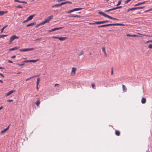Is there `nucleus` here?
Instances as JSON below:
<instances>
[{"instance_id":"obj_24","label":"nucleus","mask_w":152,"mask_h":152,"mask_svg":"<svg viewBox=\"0 0 152 152\" xmlns=\"http://www.w3.org/2000/svg\"><path fill=\"white\" fill-rule=\"evenodd\" d=\"M5 13H6V12H5L4 11H0V15H3Z\"/></svg>"},{"instance_id":"obj_44","label":"nucleus","mask_w":152,"mask_h":152,"mask_svg":"<svg viewBox=\"0 0 152 152\" xmlns=\"http://www.w3.org/2000/svg\"><path fill=\"white\" fill-rule=\"evenodd\" d=\"M65 2H66V4H67V3H69V4H72V2L71 1H66Z\"/></svg>"},{"instance_id":"obj_19","label":"nucleus","mask_w":152,"mask_h":152,"mask_svg":"<svg viewBox=\"0 0 152 152\" xmlns=\"http://www.w3.org/2000/svg\"><path fill=\"white\" fill-rule=\"evenodd\" d=\"M146 99L145 98H142L141 99V102L142 104H145L146 102Z\"/></svg>"},{"instance_id":"obj_8","label":"nucleus","mask_w":152,"mask_h":152,"mask_svg":"<svg viewBox=\"0 0 152 152\" xmlns=\"http://www.w3.org/2000/svg\"><path fill=\"white\" fill-rule=\"evenodd\" d=\"M15 90H12L10 91H9V92H8V93H7L6 94V96H9L10 95L12 94L13 92H15Z\"/></svg>"},{"instance_id":"obj_9","label":"nucleus","mask_w":152,"mask_h":152,"mask_svg":"<svg viewBox=\"0 0 152 152\" xmlns=\"http://www.w3.org/2000/svg\"><path fill=\"white\" fill-rule=\"evenodd\" d=\"M68 38L67 37H58V39L60 41H64L66 39H67Z\"/></svg>"},{"instance_id":"obj_30","label":"nucleus","mask_w":152,"mask_h":152,"mask_svg":"<svg viewBox=\"0 0 152 152\" xmlns=\"http://www.w3.org/2000/svg\"><path fill=\"white\" fill-rule=\"evenodd\" d=\"M7 36V35H0V38H2L4 37H6Z\"/></svg>"},{"instance_id":"obj_49","label":"nucleus","mask_w":152,"mask_h":152,"mask_svg":"<svg viewBox=\"0 0 152 152\" xmlns=\"http://www.w3.org/2000/svg\"><path fill=\"white\" fill-rule=\"evenodd\" d=\"M109 11H112V10H115V8H113L110 9H109Z\"/></svg>"},{"instance_id":"obj_5","label":"nucleus","mask_w":152,"mask_h":152,"mask_svg":"<svg viewBox=\"0 0 152 152\" xmlns=\"http://www.w3.org/2000/svg\"><path fill=\"white\" fill-rule=\"evenodd\" d=\"M124 25L123 24H120V23H115V24H108L105 25V26H123Z\"/></svg>"},{"instance_id":"obj_48","label":"nucleus","mask_w":152,"mask_h":152,"mask_svg":"<svg viewBox=\"0 0 152 152\" xmlns=\"http://www.w3.org/2000/svg\"><path fill=\"white\" fill-rule=\"evenodd\" d=\"M121 7H122L121 6H119V7H115V9L116 10L117 9H118V8H121Z\"/></svg>"},{"instance_id":"obj_22","label":"nucleus","mask_w":152,"mask_h":152,"mask_svg":"<svg viewBox=\"0 0 152 152\" xmlns=\"http://www.w3.org/2000/svg\"><path fill=\"white\" fill-rule=\"evenodd\" d=\"M96 24H103L104 23V21H99V22H95Z\"/></svg>"},{"instance_id":"obj_57","label":"nucleus","mask_w":152,"mask_h":152,"mask_svg":"<svg viewBox=\"0 0 152 152\" xmlns=\"http://www.w3.org/2000/svg\"><path fill=\"white\" fill-rule=\"evenodd\" d=\"M150 41H151V40H149V41H147V42H145V44L148 43H149V42H150Z\"/></svg>"},{"instance_id":"obj_1","label":"nucleus","mask_w":152,"mask_h":152,"mask_svg":"<svg viewBox=\"0 0 152 152\" xmlns=\"http://www.w3.org/2000/svg\"><path fill=\"white\" fill-rule=\"evenodd\" d=\"M99 14L102 15L103 16H104L105 17H107L108 18H109L110 19H113V20H119L117 18H113L111 16H109V15H107L104 13L102 12H99Z\"/></svg>"},{"instance_id":"obj_52","label":"nucleus","mask_w":152,"mask_h":152,"mask_svg":"<svg viewBox=\"0 0 152 152\" xmlns=\"http://www.w3.org/2000/svg\"><path fill=\"white\" fill-rule=\"evenodd\" d=\"M126 36L127 37H132V35H130L129 34H127L126 35Z\"/></svg>"},{"instance_id":"obj_2","label":"nucleus","mask_w":152,"mask_h":152,"mask_svg":"<svg viewBox=\"0 0 152 152\" xmlns=\"http://www.w3.org/2000/svg\"><path fill=\"white\" fill-rule=\"evenodd\" d=\"M53 15H51L48 17L43 22H42L44 24H45L48 22L53 18Z\"/></svg>"},{"instance_id":"obj_7","label":"nucleus","mask_w":152,"mask_h":152,"mask_svg":"<svg viewBox=\"0 0 152 152\" xmlns=\"http://www.w3.org/2000/svg\"><path fill=\"white\" fill-rule=\"evenodd\" d=\"M19 37L15 35L12 36L10 38V42H11L16 39H18Z\"/></svg>"},{"instance_id":"obj_20","label":"nucleus","mask_w":152,"mask_h":152,"mask_svg":"<svg viewBox=\"0 0 152 152\" xmlns=\"http://www.w3.org/2000/svg\"><path fill=\"white\" fill-rule=\"evenodd\" d=\"M35 24V23H30V24H28L26 25V27H28L30 26H31L33 25H34Z\"/></svg>"},{"instance_id":"obj_51","label":"nucleus","mask_w":152,"mask_h":152,"mask_svg":"<svg viewBox=\"0 0 152 152\" xmlns=\"http://www.w3.org/2000/svg\"><path fill=\"white\" fill-rule=\"evenodd\" d=\"M58 37H56V36H54L52 38H55V39H58Z\"/></svg>"},{"instance_id":"obj_25","label":"nucleus","mask_w":152,"mask_h":152,"mask_svg":"<svg viewBox=\"0 0 152 152\" xmlns=\"http://www.w3.org/2000/svg\"><path fill=\"white\" fill-rule=\"evenodd\" d=\"M40 80V79L39 78H38L37 79V86H38Z\"/></svg>"},{"instance_id":"obj_59","label":"nucleus","mask_w":152,"mask_h":152,"mask_svg":"<svg viewBox=\"0 0 152 152\" xmlns=\"http://www.w3.org/2000/svg\"><path fill=\"white\" fill-rule=\"evenodd\" d=\"M8 61L9 63H13L12 61H10V60H8Z\"/></svg>"},{"instance_id":"obj_60","label":"nucleus","mask_w":152,"mask_h":152,"mask_svg":"<svg viewBox=\"0 0 152 152\" xmlns=\"http://www.w3.org/2000/svg\"><path fill=\"white\" fill-rule=\"evenodd\" d=\"M0 75L3 77H4V76L2 74L0 73Z\"/></svg>"},{"instance_id":"obj_35","label":"nucleus","mask_w":152,"mask_h":152,"mask_svg":"<svg viewBox=\"0 0 152 152\" xmlns=\"http://www.w3.org/2000/svg\"><path fill=\"white\" fill-rule=\"evenodd\" d=\"M74 17L80 18V16L77 15H74Z\"/></svg>"},{"instance_id":"obj_42","label":"nucleus","mask_w":152,"mask_h":152,"mask_svg":"<svg viewBox=\"0 0 152 152\" xmlns=\"http://www.w3.org/2000/svg\"><path fill=\"white\" fill-rule=\"evenodd\" d=\"M131 0H127L125 1V3L127 4L128 3L129 1H130Z\"/></svg>"},{"instance_id":"obj_21","label":"nucleus","mask_w":152,"mask_h":152,"mask_svg":"<svg viewBox=\"0 0 152 152\" xmlns=\"http://www.w3.org/2000/svg\"><path fill=\"white\" fill-rule=\"evenodd\" d=\"M15 2H17L19 3H27V2L24 1H21L18 0H14Z\"/></svg>"},{"instance_id":"obj_12","label":"nucleus","mask_w":152,"mask_h":152,"mask_svg":"<svg viewBox=\"0 0 152 152\" xmlns=\"http://www.w3.org/2000/svg\"><path fill=\"white\" fill-rule=\"evenodd\" d=\"M9 126H8L7 128L4 129V130L1 131V134H3L5 132L9 129Z\"/></svg>"},{"instance_id":"obj_38","label":"nucleus","mask_w":152,"mask_h":152,"mask_svg":"<svg viewBox=\"0 0 152 152\" xmlns=\"http://www.w3.org/2000/svg\"><path fill=\"white\" fill-rule=\"evenodd\" d=\"M57 86V87H59L60 86V85L56 83L54 85V86Z\"/></svg>"},{"instance_id":"obj_50","label":"nucleus","mask_w":152,"mask_h":152,"mask_svg":"<svg viewBox=\"0 0 152 152\" xmlns=\"http://www.w3.org/2000/svg\"><path fill=\"white\" fill-rule=\"evenodd\" d=\"M24 62L25 63H28V62H30V60H26L24 61Z\"/></svg>"},{"instance_id":"obj_3","label":"nucleus","mask_w":152,"mask_h":152,"mask_svg":"<svg viewBox=\"0 0 152 152\" xmlns=\"http://www.w3.org/2000/svg\"><path fill=\"white\" fill-rule=\"evenodd\" d=\"M82 9V8H75L72 10H71L68 11L66 12V13H69L81 10Z\"/></svg>"},{"instance_id":"obj_32","label":"nucleus","mask_w":152,"mask_h":152,"mask_svg":"<svg viewBox=\"0 0 152 152\" xmlns=\"http://www.w3.org/2000/svg\"><path fill=\"white\" fill-rule=\"evenodd\" d=\"M66 4V2H62L60 4H59L60 6H61L62 5H63L64 4Z\"/></svg>"},{"instance_id":"obj_58","label":"nucleus","mask_w":152,"mask_h":152,"mask_svg":"<svg viewBox=\"0 0 152 152\" xmlns=\"http://www.w3.org/2000/svg\"><path fill=\"white\" fill-rule=\"evenodd\" d=\"M108 22H109V21L108 20L104 21V23H107Z\"/></svg>"},{"instance_id":"obj_27","label":"nucleus","mask_w":152,"mask_h":152,"mask_svg":"<svg viewBox=\"0 0 152 152\" xmlns=\"http://www.w3.org/2000/svg\"><path fill=\"white\" fill-rule=\"evenodd\" d=\"M43 24H44L43 23V22H41L39 24L37 25V26H36V27L37 28L38 27H39V26L41 25H43Z\"/></svg>"},{"instance_id":"obj_53","label":"nucleus","mask_w":152,"mask_h":152,"mask_svg":"<svg viewBox=\"0 0 152 152\" xmlns=\"http://www.w3.org/2000/svg\"><path fill=\"white\" fill-rule=\"evenodd\" d=\"M24 64H18V65L19 66H22L23 65H24Z\"/></svg>"},{"instance_id":"obj_17","label":"nucleus","mask_w":152,"mask_h":152,"mask_svg":"<svg viewBox=\"0 0 152 152\" xmlns=\"http://www.w3.org/2000/svg\"><path fill=\"white\" fill-rule=\"evenodd\" d=\"M102 49V51H103V52L104 53L105 56V57H107V54L106 53V51H105V48L103 47Z\"/></svg>"},{"instance_id":"obj_4","label":"nucleus","mask_w":152,"mask_h":152,"mask_svg":"<svg viewBox=\"0 0 152 152\" xmlns=\"http://www.w3.org/2000/svg\"><path fill=\"white\" fill-rule=\"evenodd\" d=\"M34 50V48H26L23 49H20L19 50L20 52H26L30 50Z\"/></svg>"},{"instance_id":"obj_6","label":"nucleus","mask_w":152,"mask_h":152,"mask_svg":"<svg viewBox=\"0 0 152 152\" xmlns=\"http://www.w3.org/2000/svg\"><path fill=\"white\" fill-rule=\"evenodd\" d=\"M76 70V68L75 67H73L72 69V71L71 73V75L73 76L75 74V72Z\"/></svg>"},{"instance_id":"obj_54","label":"nucleus","mask_w":152,"mask_h":152,"mask_svg":"<svg viewBox=\"0 0 152 152\" xmlns=\"http://www.w3.org/2000/svg\"><path fill=\"white\" fill-rule=\"evenodd\" d=\"M89 25H92V24H96L95 23H95H90L89 24Z\"/></svg>"},{"instance_id":"obj_14","label":"nucleus","mask_w":152,"mask_h":152,"mask_svg":"<svg viewBox=\"0 0 152 152\" xmlns=\"http://www.w3.org/2000/svg\"><path fill=\"white\" fill-rule=\"evenodd\" d=\"M146 2V1H144V2H142L138 3L137 4H135L134 5V6H139V5H141V4H145V2Z\"/></svg>"},{"instance_id":"obj_55","label":"nucleus","mask_w":152,"mask_h":152,"mask_svg":"<svg viewBox=\"0 0 152 152\" xmlns=\"http://www.w3.org/2000/svg\"><path fill=\"white\" fill-rule=\"evenodd\" d=\"M144 8V7H138V9H143Z\"/></svg>"},{"instance_id":"obj_31","label":"nucleus","mask_w":152,"mask_h":152,"mask_svg":"<svg viewBox=\"0 0 152 152\" xmlns=\"http://www.w3.org/2000/svg\"><path fill=\"white\" fill-rule=\"evenodd\" d=\"M92 87L93 88H94L95 87V85L94 83H92L91 84Z\"/></svg>"},{"instance_id":"obj_39","label":"nucleus","mask_w":152,"mask_h":152,"mask_svg":"<svg viewBox=\"0 0 152 152\" xmlns=\"http://www.w3.org/2000/svg\"><path fill=\"white\" fill-rule=\"evenodd\" d=\"M13 100H11V99H8L7 100V102H11L13 101Z\"/></svg>"},{"instance_id":"obj_29","label":"nucleus","mask_w":152,"mask_h":152,"mask_svg":"<svg viewBox=\"0 0 152 152\" xmlns=\"http://www.w3.org/2000/svg\"><path fill=\"white\" fill-rule=\"evenodd\" d=\"M15 7L16 8H21V9L23 8V7H22V6H21L20 5H18V6H16Z\"/></svg>"},{"instance_id":"obj_23","label":"nucleus","mask_w":152,"mask_h":152,"mask_svg":"<svg viewBox=\"0 0 152 152\" xmlns=\"http://www.w3.org/2000/svg\"><path fill=\"white\" fill-rule=\"evenodd\" d=\"M60 6L59 4H55L54 5L52 6V8H53V7H60Z\"/></svg>"},{"instance_id":"obj_26","label":"nucleus","mask_w":152,"mask_h":152,"mask_svg":"<svg viewBox=\"0 0 152 152\" xmlns=\"http://www.w3.org/2000/svg\"><path fill=\"white\" fill-rule=\"evenodd\" d=\"M7 26H4L1 29V33H3V30H4V29L7 27Z\"/></svg>"},{"instance_id":"obj_62","label":"nucleus","mask_w":152,"mask_h":152,"mask_svg":"<svg viewBox=\"0 0 152 152\" xmlns=\"http://www.w3.org/2000/svg\"><path fill=\"white\" fill-rule=\"evenodd\" d=\"M109 10H105L104 11V12H109Z\"/></svg>"},{"instance_id":"obj_56","label":"nucleus","mask_w":152,"mask_h":152,"mask_svg":"<svg viewBox=\"0 0 152 152\" xmlns=\"http://www.w3.org/2000/svg\"><path fill=\"white\" fill-rule=\"evenodd\" d=\"M83 51H81V52H80V54H79V55L80 56V55H82V54H83Z\"/></svg>"},{"instance_id":"obj_18","label":"nucleus","mask_w":152,"mask_h":152,"mask_svg":"<svg viewBox=\"0 0 152 152\" xmlns=\"http://www.w3.org/2000/svg\"><path fill=\"white\" fill-rule=\"evenodd\" d=\"M40 104V101L39 99H38L36 102L35 103V104L37 106H38Z\"/></svg>"},{"instance_id":"obj_34","label":"nucleus","mask_w":152,"mask_h":152,"mask_svg":"<svg viewBox=\"0 0 152 152\" xmlns=\"http://www.w3.org/2000/svg\"><path fill=\"white\" fill-rule=\"evenodd\" d=\"M134 8H130V9H128V10H127V11L128 12H129V11H132V10H134Z\"/></svg>"},{"instance_id":"obj_11","label":"nucleus","mask_w":152,"mask_h":152,"mask_svg":"<svg viewBox=\"0 0 152 152\" xmlns=\"http://www.w3.org/2000/svg\"><path fill=\"white\" fill-rule=\"evenodd\" d=\"M123 91L124 92H126L127 91V89L126 87L124 85H122Z\"/></svg>"},{"instance_id":"obj_63","label":"nucleus","mask_w":152,"mask_h":152,"mask_svg":"<svg viewBox=\"0 0 152 152\" xmlns=\"http://www.w3.org/2000/svg\"><path fill=\"white\" fill-rule=\"evenodd\" d=\"M134 8V10H137V9H138V7H134V8Z\"/></svg>"},{"instance_id":"obj_33","label":"nucleus","mask_w":152,"mask_h":152,"mask_svg":"<svg viewBox=\"0 0 152 152\" xmlns=\"http://www.w3.org/2000/svg\"><path fill=\"white\" fill-rule=\"evenodd\" d=\"M121 0H119V1H118V3L117 4V6H118L120 5L121 4Z\"/></svg>"},{"instance_id":"obj_41","label":"nucleus","mask_w":152,"mask_h":152,"mask_svg":"<svg viewBox=\"0 0 152 152\" xmlns=\"http://www.w3.org/2000/svg\"><path fill=\"white\" fill-rule=\"evenodd\" d=\"M148 47L149 48H152V45L151 44H150L149 45Z\"/></svg>"},{"instance_id":"obj_15","label":"nucleus","mask_w":152,"mask_h":152,"mask_svg":"<svg viewBox=\"0 0 152 152\" xmlns=\"http://www.w3.org/2000/svg\"><path fill=\"white\" fill-rule=\"evenodd\" d=\"M63 27H58V28H54L53 29H52V30L53 31H55L56 30H58L59 29H61L62 28H63Z\"/></svg>"},{"instance_id":"obj_40","label":"nucleus","mask_w":152,"mask_h":152,"mask_svg":"<svg viewBox=\"0 0 152 152\" xmlns=\"http://www.w3.org/2000/svg\"><path fill=\"white\" fill-rule=\"evenodd\" d=\"M74 14H72V15H69L68 16L69 17H74Z\"/></svg>"},{"instance_id":"obj_47","label":"nucleus","mask_w":152,"mask_h":152,"mask_svg":"<svg viewBox=\"0 0 152 152\" xmlns=\"http://www.w3.org/2000/svg\"><path fill=\"white\" fill-rule=\"evenodd\" d=\"M113 68H112V70H111V74L112 75H113Z\"/></svg>"},{"instance_id":"obj_16","label":"nucleus","mask_w":152,"mask_h":152,"mask_svg":"<svg viewBox=\"0 0 152 152\" xmlns=\"http://www.w3.org/2000/svg\"><path fill=\"white\" fill-rule=\"evenodd\" d=\"M115 134L116 135L118 136H119L120 135V132L119 131L117 130H115Z\"/></svg>"},{"instance_id":"obj_10","label":"nucleus","mask_w":152,"mask_h":152,"mask_svg":"<svg viewBox=\"0 0 152 152\" xmlns=\"http://www.w3.org/2000/svg\"><path fill=\"white\" fill-rule=\"evenodd\" d=\"M35 15H31L30 16H29L27 19H28V20L29 21L30 20H31L33 18V17L35 16Z\"/></svg>"},{"instance_id":"obj_61","label":"nucleus","mask_w":152,"mask_h":152,"mask_svg":"<svg viewBox=\"0 0 152 152\" xmlns=\"http://www.w3.org/2000/svg\"><path fill=\"white\" fill-rule=\"evenodd\" d=\"M15 57H16V56H13L11 57V58H15Z\"/></svg>"},{"instance_id":"obj_64","label":"nucleus","mask_w":152,"mask_h":152,"mask_svg":"<svg viewBox=\"0 0 152 152\" xmlns=\"http://www.w3.org/2000/svg\"><path fill=\"white\" fill-rule=\"evenodd\" d=\"M57 1L58 2H60L61 1H63L62 0H57Z\"/></svg>"},{"instance_id":"obj_28","label":"nucleus","mask_w":152,"mask_h":152,"mask_svg":"<svg viewBox=\"0 0 152 152\" xmlns=\"http://www.w3.org/2000/svg\"><path fill=\"white\" fill-rule=\"evenodd\" d=\"M39 60H30V62H35L38 61Z\"/></svg>"},{"instance_id":"obj_45","label":"nucleus","mask_w":152,"mask_h":152,"mask_svg":"<svg viewBox=\"0 0 152 152\" xmlns=\"http://www.w3.org/2000/svg\"><path fill=\"white\" fill-rule=\"evenodd\" d=\"M139 36L137 35H136L135 34L132 35V37H139Z\"/></svg>"},{"instance_id":"obj_13","label":"nucleus","mask_w":152,"mask_h":152,"mask_svg":"<svg viewBox=\"0 0 152 152\" xmlns=\"http://www.w3.org/2000/svg\"><path fill=\"white\" fill-rule=\"evenodd\" d=\"M19 48V47L16 46V47H14V48H12L10 49H9V51H12V50H16V49H18Z\"/></svg>"},{"instance_id":"obj_36","label":"nucleus","mask_w":152,"mask_h":152,"mask_svg":"<svg viewBox=\"0 0 152 152\" xmlns=\"http://www.w3.org/2000/svg\"><path fill=\"white\" fill-rule=\"evenodd\" d=\"M35 77V76H33V77H30V78H27V79H26V81H27V80H29L31 79V78H32L33 77Z\"/></svg>"},{"instance_id":"obj_43","label":"nucleus","mask_w":152,"mask_h":152,"mask_svg":"<svg viewBox=\"0 0 152 152\" xmlns=\"http://www.w3.org/2000/svg\"><path fill=\"white\" fill-rule=\"evenodd\" d=\"M152 10V8H151V9H149L148 10H147L146 11H145V12H149V11H151Z\"/></svg>"},{"instance_id":"obj_37","label":"nucleus","mask_w":152,"mask_h":152,"mask_svg":"<svg viewBox=\"0 0 152 152\" xmlns=\"http://www.w3.org/2000/svg\"><path fill=\"white\" fill-rule=\"evenodd\" d=\"M106 27L105 25H101V26H98L99 28L103 27Z\"/></svg>"},{"instance_id":"obj_46","label":"nucleus","mask_w":152,"mask_h":152,"mask_svg":"<svg viewBox=\"0 0 152 152\" xmlns=\"http://www.w3.org/2000/svg\"><path fill=\"white\" fill-rule=\"evenodd\" d=\"M28 19L27 18V19L26 20H25L23 21V23H25L26 22H28Z\"/></svg>"}]
</instances>
